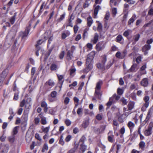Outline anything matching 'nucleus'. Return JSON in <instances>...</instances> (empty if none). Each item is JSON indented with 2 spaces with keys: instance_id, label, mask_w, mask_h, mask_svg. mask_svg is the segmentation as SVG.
<instances>
[{
  "instance_id": "nucleus-9",
  "label": "nucleus",
  "mask_w": 153,
  "mask_h": 153,
  "mask_svg": "<svg viewBox=\"0 0 153 153\" xmlns=\"http://www.w3.org/2000/svg\"><path fill=\"white\" fill-rule=\"evenodd\" d=\"M140 84L143 87H147L149 84L148 79L146 78L143 79L140 82Z\"/></svg>"
},
{
  "instance_id": "nucleus-49",
  "label": "nucleus",
  "mask_w": 153,
  "mask_h": 153,
  "mask_svg": "<svg viewBox=\"0 0 153 153\" xmlns=\"http://www.w3.org/2000/svg\"><path fill=\"white\" fill-rule=\"evenodd\" d=\"M123 38V37L121 35H119L116 38V41L117 42H120Z\"/></svg>"
},
{
  "instance_id": "nucleus-15",
  "label": "nucleus",
  "mask_w": 153,
  "mask_h": 153,
  "mask_svg": "<svg viewBox=\"0 0 153 153\" xmlns=\"http://www.w3.org/2000/svg\"><path fill=\"white\" fill-rule=\"evenodd\" d=\"M101 9V7L99 5H98L95 7L94 11V18H96L99 10Z\"/></svg>"
},
{
  "instance_id": "nucleus-60",
  "label": "nucleus",
  "mask_w": 153,
  "mask_h": 153,
  "mask_svg": "<svg viewBox=\"0 0 153 153\" xmlns=\"http://www.w3.org/2000/svg\"><path fill=\"white\" fill-rule=\"evenodd\" d=\"M47 106V103L45 101H42L41 103V106L43 108L46 107Z\"/></svg>"
},
{
  "instance_id": "nucleus-6",
  "label": "nucleus",
  "mask_w": 153,
  "mask_h": 153,
  "mask_svg": "<svg viewBox=\"0 0 153 153\" xmlns=\"http://www.w3.org/2000/svg\"><path fill=\"white\" fill-rule=\"evenodd\" d=\"M38 116L41 118V122L42 125H46L47 123V121L46 117L43 116V113H40Z\"/></svg>"
},
{
  "instance_id": "nucleus-58",
  "label": "nucleus",
  "mask_w": 153,
  "mask_h": 153,
  "mask_svg": "<svg viewBox=\"0 0 153 153\" xmlns=\"http://www.w3.org/2000/svg\"><path fill=\"white\" fill-rule=\"evenodd\" d=\"M112 61H110L106 66V68L107 69H108L112 65Z\"/></svg>"
},
{
  "instance_id": "nucleus-62",
  "label": "nucleus",
  "mask_w": 153,
  "mask_h": 153,
  "mask_svg": "<svg viewBox=\"0 0 153 153\" xmlns=\"http://www.w3.org/2000/svg\"><path fill=\"white\" fill-rule=\"evenodd\" d=\"M65 123L67 126H69L71 124V121L69 119H66L65 121Z\"/></svg>"
},
{
  "instance_id": "nucleus-24",
  "label": "nucleus",
  "mask_w": 153,
  "mask_h": 153,
  "mask_svg": "<svg viewBox=\"0 0 153 153\" xmlns=\"http://www.w3.org/2000/svg\"><path fill=\"white\" fill-rule=\"evenodd\" d=\"M137 65L136 64H134L131 66L130 68L128 70L129 72L134 71L137 69Z\"/></svg>"
},
{
  "instance_id": "nucleus-3",
  "label": "nucleus",
  "mask_w": 153,
  "mask_h": 153,
  "mask_svg": "<svg viewBox=\"0 0 153 153\" xmlns=\"http://www.w3.org/2000/svg\"><path fill=\"white\" fill-rule=\"evenodd\" d=\"M95 55V52L94 51H92L88 55L86 62V64H88V63L92 62Z\"/></svg>"
},
{
  "instance_id": "nucleus-43",
  "label": "nucleus",
  "mask_w": 153,
  "mask_h": 153,
  "mask_svg": "<svg viewBox=\"0 0 153 153\" xmlns=\"http://www.w3.org/2000/svg\"><path fill=\"white\" fill-rule=\"evenodd\" d=\"M83 111V109L82 108H78L77 111V113L79 115H81Z\"/></svg>"
},
{
  "instance_id": "nucleus-48",
  "label": "nucleus",
  "mask_w": 153,
  "mask_h": 153,
  "mask_svg": "<svg viewBox=\"0 0 153 153\" xmlns=\"http://www.w3.org/2000/svg\"><path fill=\"white\" fill-rule=\"evenodd\" d=\"M140 35L139 34H137L135 35L133 37V39L135 42L137 41L140 37Z\"/></svg>"
},
{
  "instance_id": "nucleus-38",
  "label": "nucleus",
  "mask_w": 153,
  "mask_h": 153,
  "mask_svg": "<svg viewBox=\"0 0 153 153\" xmlns=\"http://www.w3.org/2000/svg\"><path fill=\"white\" fill-rule=\"evenodd\" d=\"M97 68L101 70H103L104 69V65H101L100 63H99L97 64Z\"/></svg>"
},
{
  "instance_id": "nucleus-30",
  "label": "nucleus",
  "mask_w": 153,
  "mask_h": 153,
  "mask_svg": "<svg viewBox=\"0 0 153 153\" xmlns=\"http://www.w3.org/2000/svg\"><path fill=\"white\" fill-rule=\"evenodd\" d=\"M57 92L55 91H52L50 94V95L52 98L55 99L57 96Z\"/></svg>"
},
{
  "instance_id": "nucleus-28",
  "label": "nucleus",
  "mask_w": 153,
  "mask_h": 153,
  "mask_svg": "<svg viewBox=\"0 0 153 153\" xmlns=\"http://www.w3.org/2000/svg\"><path fill=\"white\" fill-rule=\"evenodd\" d=\"M149 97L148 96H146L143 98V100L144 101L145 103L144 104H146L149 105Z\"/></svg>"
},
{
  "instance_id": "nucleus-1",
  "label": "nucleus",
  "mask_w": 153,
  "mask_h": 153,
  "mask_svg": "<svg viewBox=\"0 0 153 153\" xmlns=\"http://www.w3.org/2000/svg\"><path fill=\"white\" fill-rule=\"evenodd\" d=\"M102 84V81H99L98 82L96 85L95 88V95H99L100 94V90L101 89V86Z\"/></svg>"
},
{
  "instance_id": "nucleus-44",
  "label": "nucleus",
  "mask_w": 153,
  "mask_h": 153,
  "mask_svg": "<svg viewBox=\"0 0 153 153\" xmlns=\"http://www.w3.org/2000/svg\"><path fill=\"white\" fill-rule=\"evenodd\" d=\"M111 97H113V100L115 101V100H118L120 97L118 95H117L116 94H114Z\"/></svg>"
},
{
  "instance_id": "nucleus-22",
  "label": "nucleus",
  "mask_w": 153,
  "mask_h": 153,
  "mask_svg": "<svg viewBox=\"0 0 153 153\" xmlns=\"http://www.w3.org/2000/svg\"><path fill=\"white\" fill-rule=\"evenodd\" d=\"M78 147V145H76L73 148L71 149L67 153H75L76 149H77Z\"/></svg>"
},
{
  "instance_id": "nucleus-33",
  "label": "nucleus",
  "mask_w": 153,
  "mask_h": 153,
  "mask_svg": "<svg viewBox=\"0 0 153 153\" xmlns=\"http://www.w3.org/2000/svg\"><path fill=\"white\" fill-rule=\"evenodd\" d=\"M7 75V73H6L5 71H3L1 74L0 75V79H2L4 77V79L6 77Z\"/></svg>"
},
{
  "instance_id": "nucleus-39",
  "label": "nucleus",
  "mask_w": 153,
  "mask_h": 153,
  "mask_svg": "<svg viewBox=\"0 0 153 153\" xmlns=\"http://www.w3.org/2000/svg\"><path fill=\"white\" fill-rule=\"evenodd\" d=\"M114 136L112 135H108V141L111 143H112L114 141Z\"/></svg>"
},
{
  "instance_id": "nucleus-26",
  "label": "nucleus",
  "mask_w": 153,
  "mask_h": 153,
  "mask_svg": "<svg viewBox=\"0 0 153 153\" xmlns=\"http://www.w3.org/2000/svg\"><path fill=\"white\" fill-rule=\"evenodd\" d=\"M119 0H110V5L111 7L113 6V4H114V6H117L118 5L117 2Z\"/></svg>"
},
{
  "instance_id": "nucleus-54",
  "label": "nucleus",
  "mask_w": 153,
  "mask_h": 153,
  "mask_svg": "<svg viewBox=\"0 0 153 153\" xmlns=\"http://www.w3.org/2000/svg\"><path fill=\"white\" fill-rule=\"evenodd\" d=\"M110 17V13H109L108 12H107L106 13L105 16L104 18V19L105 20H106V21L107 20H108Z\"/></svg>"
},
{
  "instance_id": "nucleus-12",
  "label": "nucleus",
  "mask_w": 153,
  "mask_h": 153,
  "mask_svg": "<svg viewBox=\"0 0 153 153\" xmlns=\"http://www.w3.org/2000/svg\"><path fill=\"white\" fill-rule=\"evenodd\" d=\"M31 26V25L30 24L29 26L26 27L25 30L23 33V34L22 36L23 38L25 36H27V35L29 32Z\"/></svg>"
},
{
  "instance_id": "nucleus-51",
  "label": "nucleus",
  "mask_w": 153,
  "mask_h": 153,
  "mask_svg": "<svg viewBox=\"0 0 153 153\" xmlns=\"http://www.w3.org/2000/svg\"><path fill=\"white\" fill-rule=\"evenodd\" d=\"M148 128L152 131L153 130V122H151L149 125Z\"/></svg>"
},
{
  "instance_id": "nucleus-55",
  "label": "nucleus",
  "mask_w": 153,
  "mask_h": 153,
  "mask_svg": "<svg viewBox=\"0 0 153 153\" xmlns=\"http://www.w3.org/2000/svg\"><path fill=\"white\" fill-rule=\"evenodd\" d=\"M31 101V98H28L27 99V100L26 101V104H25V106L27 105H30V103Z\"/></svg>"
},
{
  "instance_id": "nucleus-14",
  "label": "nucleus",
  "mask_w": 153,
  "mask_h": 153,
  "mask_svg": "<svg viewBox=\"0 0 153 153\" xmlns=\"http://www.w3.org/2000/svg\"><path fill=\"white\" fill-rule=\"evenodd\" d=\"M98 34L96 33H95L94 38L91 40V42L94 44H96L98 40Z\"/></svg>"
},
{
  "instance_id": "nucleus-29",
  "label": "nucleus",
  "mask_w": 153,
  "mask_h": 153,
  "mask_svg": "<svg viewBox=\"0 0 153 153\" xmlns=\"http://www.w3.org/2000/svg\"><path fill=\"white\" fill-rule=\"evenodd\" d=\"M8 139L9 141L11 143H13L15 140V136L13 135L9 137H8Z\"/></svg>"
},
{
  "instance_id": "nucleus-18",
  "label": "nucleus",
  "mask_w": 153,
  "mask_h": 153,
  "mask_svg": "<svg viewBox=\"0 0 153 153\" xmlns=\"http://www.w3.org/2000/svg\"><path fill=\"white\" fill-rule=\"evenodd\" d=\"M135 103L134 102H130L128 105V110H131L133 109L134 107Z\"/></svg>"
},
{
  "instance_id": "nucleus-64",
  "label": "nucleus",
  "mask_w": 153,
  "mask_h": 153,
  "mask_svg": "<svg viewBox=\"0 0 153 153\" xmlns=\"http://www.w3.org/2000/svg\"><path fill=\"white\" fill-rule=\"evenodd\" d=\"M71 136L70 135H68L65 138V140L66 142H68L71 139Z\"/></svg>"
},
{
  "instance_id": "nucleus-41",
  "label": "nucleus",
  "mask_w": 153,
  "mask_h": 153,
  "mask_svg": "<svg viewBox=\"0 0 153 153\" xmlns=\"http://www.w3.org/2000/svg\"><path fill=\"white\" fill-rule=\"evenodd\" d=\"M107 60V57L106 55H104L102 56V63L105 65Z\"/></svg>"
},
{
  "instance_id": "nucleus-10",
  "label": "nucleus",
  "mask_w": 153,
  "mask_h": 153,
  "mask_svg": "<svg viewBox=\"0 0 153 153\" xmlns=\"http://www.w3.org/2000/svg\"><path fill=\"white\" fill-rule=\"evenodd\" d=\"M2 152L6 153L8 149V146L7 145H1L0 146Z\"/></svg>"
},
{
  "instance_id": "nucleus-31",
  "label": "nucleus",
  "mask_w": 153,
  "mask_h": 153,
  "mask_svg": "<svg viewBox=\"0 0 153 153\" xmlns=\"http://www.w3.org/2000/svg\"><path fill=\"white\" fill-rule=\"evenodd\" d=\"M89 125V121L88 120H85L84 121L82 124V127L85 128H86Z\"/></svg>"
},
{
  "instance_id": "nucleus-19",
  "label": "nucleus",
  "mask_w": 153,
  "mask_h": 153,
  "mask_svg": "<svg viewBox=\"0 0 153 153\" xmlns=\"http://www.w3.org/2000/svg\"><path fill=\"white\" fill-rule=\"evenodd\" d=\"M50 128V126H49L45 127H44V126H42L41 128L42 132L46 134L49 132Z\"/></svg>"
},
{
  "instance_id": "nucleus-20",
  "label": "nucleus",
  "mask_w": 153,
  "mask_h": 153,
  "mask_svg": "<svg viewBox=\"0 0 153 153\" xmlns=\"http://www.w3.org/2000/svg\"><path fill=\"white\" fill-rule=\"evenodd\" d=\"M9 114H10V116L9 117L8 119L11 120L12 119L15 115V114H14L13 109L11 108H10L9 109Z\"/></svg>"
},
{
  "instance_id": "nucleus-34",
  "label": "nucleus",
  "mask_w": 153,
  "mask_h": 153,
  "mask_svg": "<svg viewBox=\"0 0 153 153\" xmlns=\"http://www.w3.org/2000/svg\"><path fill=\"white\" fill-rule=\"evenodd\" d=\"M116 56L118 58L120 59H123L124 58V56L122 55L121 53L118 51L116 54Z\"/></svg>"
},
{
  "instance_id": "nucleus-36",
  "label": "nucleus",
  "mask_w": 153,
  "mask_h": 153,
  "mask_svg": "<svg viewBox=\"0 0 153 153\" xmlns=\"http://www.w3.org/2000/svg\"><path fill=\"white\" fill-rule=\"evenodd\" d=\"M114 102H115V101L113 100V97H111L109 99V101L107 103V105L110 106Z\"/></svg>"
},
{
  "instance_id": "nucleus-52",
  "label": "nucleus",
  "mask_w": 153,
  "mask_h": 153,
  "mask_svg": "<svg viewBox=\"0 0 153 153\" xmlns=\"http://www.w3.org/2000/svg\"><path fill=\"white\" fill-rule=\"evenodd\" d=\"M88 0H86L83 4V7L84 8H85L86 7H87L89 6V4L88 2Z\"/></svg>"
},
{
  "instance_id": "nucleus-25",
  "label": "nucleus",
  "mask_w": 153,
  "mask_h": 153,
  "mask_svg": "<svg viewBox=\"0 0 153 153\" xmlns=\"http://www.w3.org/2000/svg\"><path fill=\"white\" fill-rule=\"evenodd\" d=\"M152 130H149V129H147L144 132V134L145 136H149L152 133Z\"/></svg>"
},
{
  "instance_id": "nucleus-57",
  "label": "nucleus",
  "mask_w": 153,
  "mask_h": 153,
  "mask_svg": "<svg viewBox=\"0 0 153 153\" xmlns=\"http://www.w3.org/2000/svg\"><path fill=\"white\" fill-rule=\"evenodd\" d=\"M18 94L19 92L18 91H17L14 94V95L13 98L14 100H16L18 99Z\"/></svg>"
},
{
  "instance_id": "nucleus-47",
  "label": "nucleus",
  "mask_w": 153,
  "mask_h": 153,
  "mask_svg": "<svg viewBox=\"0 0 153 153\" xmlns=\"http://www.w3.org/2000/svg\"><path fill=\"white\" fill-rule=\"evenodd\" d=\"M111 10L112 14L114 16H115L117 12V9L116 8L113 7L111 8Z\"/></svg>"
},
{
  "instance_id": "nucleus-32",
  "label": "nucleus",
  "mask_w": 153,
  "mask_h": 153,
  "mask_svg": "<svg viewBox=\"0 0 153 153\" xmlns=\"http://www.w3.org/2000/svg\"><path fill=\"white\" fill-rule=\"evenodd\" d=\"M19 128V126H16L13 128V130L12 135H14L17 133L18 129Z\"/></svg>"
},
{
  "instance_id": "nucleus-40",
  "label": "nucleus",
  "mask_w": 153,
  "mask_h": 153,
  "mask_svg": "<svg viewBox=\"0 0 153 153\" xmlns=\"http://www.w3.org/2000/svg\"><path fill=\"white\" fill-rule=\"evenodd\" d=\"M40 121V119L39 117H37L34 118V122L35 124L36 125H38Z\"/></svg>"
},
{
  "instance_id": "nucleus-42",
  "label": "nucleus",
  "mask_w": 153,
  "mask_h": 153,
  "mask_svg": "<svg viewBox=\"0 0 153 153\" xmlns=\"http://www.w3.org/2000/svg\"><path fill=\"white\" fill-rule=\"evenodd\" d=\"M129 7V5L126 4H124V12L125 13L128 12V10Z\"/></svg>"
},
{
  "instance_id": "nucleus-2",
  "label": "nucleus",
  "mask_w": 153,
  "mask_h": 153,
  "mask_svg": "<svg viewBox=\"0 0 153 153\" xmlns=\"http://www.w3.org/2000/svg\"><path fill=\"white\" fill-rule=\"evenodd\" d=\"M105 46V43L103 42H98L96 45V48L97 50L99 51L104 49Z\"/></svg>"
},
{
  "instance_id": "nucleus-59",
  "label": "nucleus",
  "mask_w": 153,
  "mask_h": 153,
  "mask_svg": "<svg viewBox=\"0 0 153 153\" xmlns=\"http://www.w3.org/2000/svg\"><path fill=\"white\" fill-rule=\"evenodd\" d=\"M86 46L90 50H91L92 49L93 45L91 43H87L86 45Z\"/></svg>"
},
{
  "instance_id": "nucleus-21",
  "label": "nucleus",
  "mask_w": 153,
  "mask_h": 153,
  "mask_svg": "<svg viewBox=\"0 0 153 153\" xmlns=\"http://www.w3.org/2000/svg\"><path fill=\"white\" fill-rule=\"evenodd\" d=\"M87 21L88 26L90 27L93 23V20L91 17L90 16L88 17L87 19Z\"/></svg>"
},
{
  "instance_id": "nucleus-8",
  "label": "nucleus",
  "mask_w": 153,
  "mask_h": 153,
  "mask_svg": "<svg viewBox=\"0 0 153 153\" xmlns=\"http://www.w3.org/2000/svg\"><path fill=\"white\" fill-rule=\"evenodd\" d=\"M73 52L72 51H68L66 58V59L68 61H70L73 58Z\"/></svg>"
},
{
  "instance_id": "nucleus-7",
  "label": "nucleus",
  "mask_w": 153,
  "mask_h": 153,
  "mask_svg": "<svg viewBox=\"0 0 153 153\" xmlns=\"http://www.w3.org/2000/svg\"><path fill=\"white\" fill-rule=\"evenodd\" d=\"M86 67L84 69L83 71L84 72L87 73L93 68V66L91 63H88V64H86Z\"/></svg>"
},
{
  "instance_id": "nucleus-5",
  "label": "nucleus",
  "mask_w": 153,
  "mask_h": 153,
  "mask_svg": "<svg viewBox=\"0 0 153 153\" xmlns=\"http://www.w3.org/2000/svg\"><path fill=\"white\" fill-rule=\"evenodd\" d=\"M151 46L149 45L146 44L142 48V51L144 52V54L146 55L148 53V51L151 49Z\"/></svg>"
},
{
  "instance_id": "nucleus-53",
  "label": "nucleus",
  "mask_w": 153,
  "mask_h": 153,
  "mask_svg": "<svg viewBox=\"0 0 153 153\" xmlns=\"http://www.w3.org/2000/svg\"><path fill=\"white\" fill-rule=\"evenodd\" d=\"M65 55V52L64 51H62L59 55V58L60 59H63Z\"/></svg>"
},
{
  "instance_id": "nucleus-17",
  "label": "nucleus",
  "mask_w": 153,
  "mask_h": 153,
  "mask_svg": "<svg viewBox=\"0 0 153 153\" xmlns=\"http://www.w3.org/2000/svg\"><path fill=\"white\" fill-rule=\"evenodd\" d=\"M136 19V15L135 14H133L132 17L128 20V25H130L131 23H132Z\"/></svg>"
},
{
  "instance_id": "nucleus-11",
  "label": "nucleus",
  "mask_w": 153,
  "mask_h": 153,
  "mask_svg": "<svg viewBox=\"0 0 153 153\" xmlns=\"http://www.w3.org/2000/svg\"><path fill=\"white\" fill-rule=\"evenodd\" d=\"M70 34V32L69 30H67L64 31L62 34V39H65L66 37L69 36Z\"/></svg>"
},
{
  "instance_id": "nucleus-45",
  "label": "nucleus",
  "mask_w": 153,
  "mask_h": 153,
  "mask_svg": "<svg viewBox=\"0 0 153 153\" xmlns=\"http://www.w3.org/2000/svg\"><path fill=\"white\" fill-rule=\"evenodd\" d=\"M140 147L141 149H143L145 145V143L143 141H141L139 144Z\"/></svg>"
},
{
  "instance_id": "nucleus-50",
  "label": "nucleus",
  "mask_w": 153,
  "mask_h": 153,
  "mask_svg": "<svg viewBox=\"0 0 153 153\" xmlns=\"http://www.w3.org/2000/svg\"><path fill=\"white\" fill-rule=\"evenodd\" d=\"M151 117V112L149 111L148 113L147 116H146V118L145 120L146 121H147Z\"/></svg>"
},
{
  "instance_id": "nucleus-27",
  "label": "nucleus",
  "mask_w": 153,
  "mask_h": 153,
  "mask_svg": "<svg viewBox=\"0 0 153 153\" xmlns=\"http://www.w3.org/2000/svg\"><path fill=\"white\" fill-rule=\"evenodd\" d=\"M80 150H81L82 153H83L86 150L87 146L84 144H81L80 145Z\"/></svg>"
},
{
  "instance_id": "nucleus-13",
  "label": "nucleus",
  "mask_w": 153,
  "mask_h": 153,
  "mask_svg": "<svg viewBox=\"0 0 153 153\" xmlns=\"http://www.w3.org/2000/svg\"><path fill=\"white\" fill-rule=\"evenodd\" d=\"M16 34V31H13L12 30H11L9 33L7 35V36L8 37L10 38L11 39H13L15 38Z\"/></svg>"
},
{
  "instance_id": "nucleus-61",
  "label": "nucleus",
  "mask_w": 153,
  "mask_h": 153,
  "mask_svg": "<svg viewBox=\"0 0 153 153\" xmlns=\"http://www.w3.org/2000/svg\"><path fill=\"white\" fill-rule=\"evenodd\" d=\"M43 42V41L42 40H39L37 42V44L36 45V47L37 48H38V46L39 45H41Z\"/></svg>"
},
{
  "instance_id": "nucleus-46",
  "label": "nucleus",
  "mask_w": 153,
  "mask_h": 153,
  "mask_svg": "<svg viewBox=\"0 0 153 153\" xmlns=\"http://www.w3.org/2000/svg\"><path fill=\"white\" fill-rule=\"evenodd\" d=\"M149 105L146 104H144L143 105L142 107L141 110L143 111H146V108L148 107Z\"/></svg>"
},
{
  "instance_id": "nucleus-56",
  "label": "nucleus",
  "mask_w": 153,
  "mask_h": 153,
  "mask_svg": "<svg viewBox=\"0 0 153 153\" xmlns=\"http://www.w3.org/2000/svg\"><path fill=\"white\" fill-rule=\"evenodd\" d=\"M15 16H13L10 19V21L11 24L13 25L15 21Z\"/></svg>"
},
{
  "instance_id": "nucleus-23",
  "label": "nucleus",
  "mask_w": 153,
  "mask_h": 153,
  "mask_svg": "<svg viewBox=\"0 0 153 153\" xmlns=\"http://www.w3.org/2000/svg\"><path fill=\"white\" fill-rule=\"evenodd\" d=\"M50 68V69L52 71H56L58 68L57 65L54 63L51 64Z\"/></svg>"
},
{
  "instance_id": "nucleus-35",
  "label": "nucleus",
  "mask_w": 153,
  "mask_h": 153,
  "mask_svg": "<svg viewBox=\"0 0 153 153\" xmlns=\"http://www.w3.org/2000/svg\"><path fill=\"white\" fill-rule=\"evenodd\" d=\"M48 149V144L47 143H45L43 146L42 151L43 152H45V151L47 150Z\"/></svg>"
},
{
  "instance_id": "nucleus-16",
  "label": "nucleus",
  "mask_w": 153,
  "mask_h": 153,
  "mask_svg": "<svg viewBox=\"0 0 153 153\" xmlns=\"http://www.w3.org/2000/svg\"><path fill=\"white\" fill-rule=\"evenodd\" d=\"M127 125L130 129V131H132L133 129L135 126L134 123L130 121L128 123Z\"/></svg>"
},
{
  "instance_id": "nucleus-4",
  "label": "nucleus",
  "mask_w": 153,
  "mask_h": 153,
  "mask_svg": "<svg viewBox=\"0 0 153 153\" xmlns=\"http://www.w3.org/2000/svg\"><path fill=\"white\" fill-rule=\"evenodd\" d=\"M55 84V83L51 79H49L47 81L45 84V85L46 88H51Z\"/></svg>"
},
{
  "instance_id": "nucleus-37",
  "label": "nucleus",
  "mask_w": 153,
  "mask_h": 153,
  "mask_svg": "<svg viewBox=\"0 0 153 153\" xmlns=\"http://www.w3.org/2000/svg\"><path fill=\"white\" fill-rule=\"evenodd\" d=\"M86 138L84 135H83L79 140V143H82V144H84L85 141L86 140Z\"/></svg>"
},
{
  "instance_id": "nucleus-63",
  "label": "nucleus",
  "mask_w": 153,
  "mask_h": 153,
  "mask_svg": "<svg viewBox=\"0 0 153 153\" xmlns=\"http://www.w3.org/2000/svg\"><path fill=\"white\" fill-rule=\"evenodd\" d=\"M117 93L119 95H121L123 93V91L122 89L118 88L117 90Z\"/></svg>"
}]
</instances>
